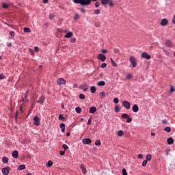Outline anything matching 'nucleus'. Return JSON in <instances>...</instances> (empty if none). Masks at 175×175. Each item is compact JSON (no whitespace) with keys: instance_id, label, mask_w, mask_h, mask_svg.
Listing matches in <instances>:
<instances>
[{"instance_id":"nucleus-51","label":"nucleus","mask_w":175,"mask_h":175,"mask_svg":"<svg viewBox=\"0 0 175 175\" xmlns=\"http://www.w3.org/2000/svg\"><path fill=\"white\" fill-rule=\"evenodd\" d=\"M109 5L110 7H113L114 6V3L112 1H109Z\"/></svg>"},{"instance_id":"nucleus-24","label":"nucleus","mask_w":175,"mask_h":175,"mask_svg":"<svg viewBox=\"0 0 175 175\" xmlns=\"http://www.w3.org/2000/svg\"><path fill=\"white\" fill-rule=\"evenodd\" d=\"M53 165V161L51 160H49L47 163L46 164V166L47 167H51V166Z\"/></svg>"},{"instance_id":"nucleus-44","label":"nucleus","mask_w":175,"mask_h":175,"mask_svg":"<svg viewBox=\"0 0 175 175\" xmlns=\"http://www.w3.org/2000/svg\"><path fill=\"white\" fill-rule=\"evenodd\" d=\"M76 40H77V39L75 38H72L70 39V43H75Z\"/></svg>"},{"instance_id":"nucleus-5","label":"nucleus","mask_w":175,"mask_h":175,"mask_svg":"<svg viewBox=\"0 0 175 175\" xmlns=\"http://www.w3.org/2000/svg\"><path fill=\"white\" fill-rule=\"evenodd\" d=\"M141 57L143 59H146L147 60H150L151 59V57L149 54H148L146 52H143L142 54H141Z\"/></svg>"},{"instance_id":"nucleus-35","label":"nucleus","mask_w":175,"mask_h":175,"mask_svg":"<svg viewBox=\"0 0 175 175\" xmlns=\"http://www.w3.org/2000/svg\"><path fill=\"white\" fill-rule=\"evenodd\" d=\"M164 131L167 132V133H170L171 132V128L167 126V127H165L164 129Z\"/></svg>"},{"instance_id":"nucleus-11","label":"nucleus","mask_w":175,"mask_h":175,"mask_svg":"<svg viewBox=\"0 0 175 175\" xmlns=\"http://www.w3.org/2000/svg\"><path fill=\"white\" fill-rule=\"evenodd\" d=\"M168 23H169L168 20L166 19V18H164L163 20H161L160 24L162 27H165L168 24Z\"/></svg>"},{"instance_id":"nucleus-27","label":"nucleus","mask_w":175,"mask_h":175,"mask_svg":"<svg viewBox=\"0 0 175 175\" xmlns=\"http://www.w3.org/2000/svg\"><path fill=\"white\" fill-rule=\"evenodd\" d=\"M58 119L61 121H65V117L62 114H59Z\"/></svg>"},{"instance_id":"nucleus-46","label":"nucleus","mask_w":175,"mask_h":175,"mask_svg":"<svg viewBox=\"0 0 175 175\" xmlns=\"http://www.w3.org/2000/svg\"><path fill=\"white\" fill-rule=\"evenodd\" d=\"M79 98L82 100H84L85 98V96L83 94H81L79 95Z\"/></svg>"},{"instance_id":"nucleus-48","label":"nucleus","mask_w":175,"mask_h":175,"mask_svg":"<svg viewBox=\"0 0 175 175\" xmlns=\"http://www.w3.org/2000/svg\"><path fill=\"white\" fill-rule=\"evenodd\" d=\"M170 92H175V88L174 86H170Z\"/></svg>"},{"instance_id":"nucleus-57","label":"nucleus","mask_w":175,"mask_h":175,"mask_svg":"<svg viewBox=\"0 0 175 175\" xmlns=\"http://www.w3.org/2000/svg\"><path fill=\"white\" fill-rule=\"evenodd\" d=\"M80 12L83 14H85L86 10L84 8H81Z\"/></svg>"},{"instance_id":"nucleus-36","label":"nucleus","mask_w":175,"mask_h":175,"mask_svg":"<svg viewBox=\"0 0 175 175\" xmlns=\"http://www.w3.org/2000/svg\"><path fill=\"white\" fill-rule=\"evenodd\" d=\"M2 7H3V8H5V9H8V8H9V5L7 4V3H3L2 4Z\"/></svg>"},{"instance_id":"nucleus-15","label":"nucleus","mask_w":175,"mask_h":175,"mask_svg":"<svg viewBox=\"0 0 175 175\" xmlns=\"http://www.w3.org/2000/svg\"><path fill=\"white\" fill-rule=\"evenodd\" d=\"M80 168H81V170H82L83 174L84 175H85L86 173H87V170H86V168L85 167V165H83V164H81V165L80 166Z\"/></svg>"},{"instance_id":"nucleus-59","label":"nucleus","mask_w":175,"mask_h":175,"mask_svg":"<svg viewBox=\"0 0 175 175\" xmlns=\"http://www.w3.org/2000/svg\"><path fill=\"white\" fill-rule=\"evenodd\" d=\"M100 5V3L99 1H96V2L95 3V6H96V8L99 7Z\"/></svg>"},{"instance_id":"nucleus-29","label":"nucleus","mask_w":175,"mask_h":175,"mask_svg":"<svg viewBox=\"0 0 175 175\" xmlns=\"http://www.w3.org/2000/svg\"><path fill=\"white\" fill-rule=\"evenodd\" d=\"M82 109L80 108V107H76L75 108V111L77 113H80L81 112Z\"/></svg>"},{"instance_id":"nucleus-58","label":"nucleus","mask_w":175,"mask_h":175,"mask_svg":"<svg viewBox=\"0 0 175 175\" xmlns=\"http://www.w3.org/2000/svg\"><path fill=\"white\" fill-rule=\"evenodd\" d=\"M172 23L175 25V14L172 17Z\"/></svg>"},{"instance_id":"nucleus-62","label":"nucleus","mask_w":175,"mask_h":175,"mask_svg":"<svg viewBox=\"0 0 175 175\" xmlns=\"http://www.w3.org/2000/svg\"><path fill=\"white\" fill-rule=\"evenodd\" d=\"M112 65L114 66V67H116V66H117V64L116 63V62L114 61V60H112Z\"/></svg>"},{"instance_id":"nucleus-12","label":"nucleus","mask_w":175,"mask_h":175,"mask_svg":"<svg viewBox=\"0 0 175 175\" xmlns=\"http://www.w3.org/2000/svg\"><path fill=\"white\" fill-rule=\"evenodd\" d=\"M165 44L168 48H172L173 47V42L170 40H166L165 42Z\"/></svg>"},{"instance_id":"nucleus-40","label":"nucleus","mask_w":175,"mask_h":175,"mask_svg":"<svg viewBox=\"0 0 175 175\" xmlns=\"http://www.w3.org/2000/svg\"><path fill=\"white\" fill-rule=\"evenodd\" d=\"M92 118H90L88 120V122H87V124L88 125H91L92 124Z\"/></svg>"},{"instance_id":"nucleus-3","label":"nucleus","mask_w":175,"mask_h":175,"mask_svg":"<svg viewBox=\"0 0 175 175\" xmlns=\"http://www.w3.org/2000/svg\"><path fill=\"white\" fill-rule=\"evenodd\" d=\"M129 61L131 63V64L133 66V68H135V67L137 66V62H136V58H135L134 56H131L129 57Z\"/></svg>"},{"instance_id":"nucleus-38","label":"nucleus","mask_w":175,"mask_h":175,"mask_svg":"<svg viewBox=\"0 0 175 175\" xmlns=\"http://www.w3.org/2000/svg\"><path fill=\"white\" fill-rule=\"evenodd\" d=\"M119 102H120V100H119V98H113V103H114L115 104H118V103H119Z\"/></svg>"},{"instance_id":"nucleus-54","label":"nucleus","mask_w":175,"mask_h":175,"mask_svg":"<svg viewBox=\"0 0 175 175\" xmlns=\"http://www.w3.org/2000/svg\"><path fill=\"white\" fill-rule=\"evenodd\" d=\"M54 17H55L54 14H49V19L50 20H52Z\"/></svg>"},{"instance_id":"nucleus-55","label":"nucleus","mask_w":175,"mask_h":175,"mask_svg":"<svg viewBox=\"0 0 175 175\" xmlns=\"http://www.w3.org/2000/svg\"><path fill=\"white\" fill-rule=\"evenodd\" d=\"M144 155L142 154H138V159H143Z\"/></svg>"},{"instance_id":"nucleus-52","label":"nucleus","mask_w":175,"mask_h":175,"mask_svg":"<svg viewBox=\"0 0 175 175\" xmlns=\"http://www.w3.org/2000/svg\"><path fill=\"white\" fill-rule=\"evenodd\" d=\"M10 35L12 37H14V36H15V33H14V31H10Z\"/></svg>"},{"instance_id":"nucleus-8","label":"nucleus","mask_w":175,"mask_h":175,"mask_svg":"<svg viewBox=\"0 0 175 175\" xmlns=\"http://www.w3.org/2000/svg\"><path fill=\"white\" fill-rule=\"evenodd\" d=\"M98 59L102 62H104L107 59V57L104 54H98Z\"/></svg>"},{"instance_id":"nucleus-31","label":"nucleus","mask_w":175,"mask_h":175,"mask_svg":"<svg viewBox=\"0 0 175 175\" xmlns=\"http://www.w3.org/2000/svg\"><path fill=\"white\" fill-rule=\"evenodd\" d=\"M121 110L120 107H118V105H116L115 107V112H120Z\"/></svg>"},{"instance_id":"nucleus-14","label":"nucleus","mask_w":175,"mask_h":175,"mask_svg":"<svg viewBox=\"0 0 175 175\" xmlns=\"http://www.w3.org/2000/svg\"><path fill=\"white\" fill-rule=\"evenodd\" d=\"M132 109H133V111L135 113H136L139 111V107L137 104H134Z\"/></svg>"},{"instance_id":"nucleus-1","label":"nucleus","mask_w":175,"mask_h":175,"mask_svg":"<svg viewBox=\"0 0 175 175\" xmlns=\"http://www.w3.org/2000/svg\"><path fill=\"white\" fill-rule=\"evenodd\" d=\"M97 0H72L73 3L80 4L83 6L90 5L92 1H96Z\"/></svg>"},{"instance_id":"nucleus-43","label":"nucleus","mask_w":175,"mask_h":175,"mask_svg":"<svg viewBox=\"0 0 175 175\" xmlns=\"http://www.w3.org/2000/svg\"><path fill=\"white\" fill-rule=\"evenodd\" d=\"M79 18H80V16L79 14H76L74 16V20H78Z\"/></svg>"},{"instance_id":"nucleus-25","label":"nucleus","mask_w":175,"mask_h":175,"mask_svg":"<svg viewBox=\"0 0 175 175\" xmlns=\"http://www.w3.org/2000/svg\"><path fill=\"white\" fill-rule=\"evenodd\" d=\"M105 96H106L105 92H100V98H104Z\"/></svg>"},{"instance_id":"nucleus-26","label":"nucleus","mask_w":175,"mask_h":175,"mask_svg":"<svg viewBox=\"0 0 175 175\" xmlns=\"http://www.w3.org/2000/svg\"><path fill=\"white\" fill-rule=\"evenodd\" d=\"M109 1L110 0H101L100 3L102 5H107Z\"/></svg>"},{"instance_id":"nucleus-2","label":"nucleus","mask_w":175,"mask_h":175,"mask_svg":"<svg viewBox=\"0 0 175 175\" xmlns=\"http://www.w3.org/2000/svg\"><path fill=\"white\" fill-rule=\"evenodd\" d=\"M57 85L61 87V85H66V81L63 78L57 79Z\"/></svg>"},{"instance_id":"nucleus-50","label":"nucleus","mask_w":175,"mask_h":175,"mask_svg":"<svg viewBox=\"0 0 175 175\" xmlns=\"http://www.w3.org/2000/svg\"><path fill=\"white\" fill-rule=\"evenodd\" d=\"M107 66V64L106 63H103L100 65L101 68H105V67Z\"/></svg>"},{"instance_id":"nucleus-61","label":"nucleus","mask_w":175,"mask_h":175,"mask_svg":"<svg viewBox=\"0 0 175 175\" xmlns=\"http://www.w3.org/2000/svg\"><path fill=\"white\" fill-rule=\"evenodd\" d=\"M34 51H36V52H38L39 51V48H38V46H34Z\"/></svg>"},{"instance_id":"nucleus-17","label":"nucleus","mask_w":175,"mask_h":175,"mask_svg":"<svg viewBox=\"0 0 175 175\" xmlns=\"http://www.w3.org/2000/svg\"><path fill=\"white\" fill-rule=\"evenodd\" d=\"M73 36V33H72V31H69L68 33H67L66 34V36H64L66 38H71V37H72Z\"/></svg>"},{"instance_id":"nucleus-32","label":"nucleus","mask_w":175,"mask_h":175,"mask_svg":"<svg viewBox=\"0 0 175 175\" xmlns=\"http://www.w3.org/2000/svg\"><path fill=\"white\" fill-rule=\"evenodd\" d=\"M24 32H25V33H30V32H31L30 28H29V27H25V28H24Z\"/></svg>"},{"instance_id":"nucleus-7","label":"nucleus","mask_w":175,"mask_h":175,"mask_svg":"<svg viewBox=\"0 0 175 175\" xmlns=\"http://www.w3.org/2000/svg\"><path fill=\"white\" fill-rule=\"evenodd\" d=\"M80 90H83L84 92H87L88 90V85L86 83H82L80 87Z\"/></svg>"},{"instance_id":"nucleus-6","label":"nucleus","mask_w":175,"mask_h":175,"mask_svg":"<svg viewBox=\"0 0 175 175\" xmlns=\"http://www.w3.org/2000/svg\"><path fill=\"white\" fill-rule=\"evenodd\" d=\"M10 170V167H7L2 168L1 172L3 173V175H9Z\"/></svg>"},{"instance_id":"nucleus-22","label":"nucleus","mask_w":175,"mask_h":175,"mask_svg":"<svg viewBox=\"0 0 175 175\" xmlns=\"http://www.w3.org/2000/svg\"><path fill=\"white\" fill-rule=\"evenodd\" d=\"M24 169H25V165L24 164H22L21 165H18V167H17V170L18 171H21Z\"/></svg>"},{"instance_id":"nucleus-45","label":"nucleus","mask_w":175,"mask_h":175,"mask_svg":"<svg viewBox=\"0 0 175 175\" xmlns=\"http://www.w3.org/2000/svg\"><path fill=\"white\" fill-rule=\"evenodd\" d=\"M133 78V75L131 73L127 74V79H131Z\"/></svg>"},{"instance_id":"nucleus-18","label":"nucleus","mask_w":175,"mask_h":175,"mask_svg":"<svg viewBox=\"0 0 175 175\" xmlns=\"http://www.w3.org/2000/svg\"><path fill=\"white\" fill-rule=\"evenodd\" d=\"M2 163L4 164H8L9 163V159L8 157H4L2 158Z\"/></svg>"},{"instance_id":"nucleus-21","label":"nucleus","mask_w":175,"mask_h":175,"mask_svg":"<svg viewBox=\"0 0 175 175\" xmlns=\"http://www.w3.org/2000/svg\"><path fill=\"white\" fill-rule=\"evenodd\" d=\"M167 142L168 144H173V143L174 142V140L172 137H170L167 139Z\"/></svg>"},{"instance_id":"nucleus-41","label":"nucleus","mask_w":175,"mask_h":175,"mask_svg":"<svg viewBox=\"0 0 175 175\" xmlns=\"http://www.w3.org/2000/svg\"><path fill=\"white\" fill-rule=\"evenodd\" d=\"M29 53H30V55H35V52L33 49H29Z\"/></svg>"},{"instance_id":"nucleus-49","label":"nucleus","mask_w":175,"mask_h":175,"mask_svg":"<svg viewBox=\"0 0 175 175\" xmlns=\"http://www.w3.org/2000/svg\"><path fill=\"white\" fill-rule=\"evenodd\" d=\"M122 175H128L126 169L124 168V169H122Z\"/></svg>"},{"instance_id":"nucleus-42","label":"nucleus","mask_w":175,"mask_h":175,"mask_svg":"<svg viewBox=\"0 0 175 175\" xmlns=\"http://www.w3.org/2000/svg\"><path fill=\"white\" fill-rule=\"evenodd\" d=\"M62 148L64 149L65 151H66V150H68V145H66V144H64L62 145Z\"/></svg>"},{"instance_id":"nucleus-23","label":"nucleus","mask_w":175,"mask_h":175,"mask_svg":"<svg viewBox=\"0 0 175 175\" xmlns=\"http://www.w3.org/2000/svg\"><path fill=\"white\" fill-rule=\"evenodd\" d=\"M90 91L92 94H94L96 91V88L95 86H91Z\"/></svg>"},{"instance_id":"nucleus-28","label":"nucleus","mask_w":175,"mask_h":175,"mask_svg":"<svg viewBox=\"0 0 175 175\" xmlns=\"http://www.w3.org/2000/svg\"><path fill=\"white\" fill-rule=\"evenodd\" d=\"M129 117V115L127 114V113H123V114L121 116V118H122V119H127Z\"/></svg>"},{"instance_id":"nucleus-10","label":"nucleus","mask_w":175,"mask_h":175,"mask_svg":"<svg viewBox=\"0 0 175 175\" xmlns=\"http://www.w3.org/2000/svg\"><path fill=\"white\" fill-rule=\"evenodd\" d=\"M44 102H45V96H41L37 100V103H39V104H44Z\"/></svg>"},{"instance_id":"nucleus-30","label":"nucleus","mask_w":175,"mask_h":175,"mask_svg":"<svg viewBox=\"0 0 175 175\" xmlns=\"http://www.w3.org/2000/svg\"><path fill=\"white\" fill-rule=\"evenodd\" d=\"M146 159L147 161H150L152 159V155L151 154H147L146 157Z\"/></svg>"},{"instance_id":"nucleus-13","label":"nucleus","mask_w":175,"mask_h":175,"mask_svg":"<svg viewBox=\"0 0 175 175\" xmlns=\"http://www.w3.org/2000/svg\"><path fill=\"white\" fill-rule=\"evenodd\" d=\"M92 142V140L89 138H86L83 140V143L84 144H91Z\"/></svg>"},{"instance_id":"nucleus-16","label":"nucleus","mask_w":175,"mask_h":175,"mask_svg":"<svg viewBox=\"0 0 175 175\" xmlns=\"http://www.w3.org/2000/svg\"><path fill=\"white\" fill-rule=\"evenodd\" d=\"M97 85H98V87H104L105 85H106V83L104 81H98Z\"/></svg>"},{"instance_id":"nucleus-19","label":"nucleus","mask_w":175,"mask_h":175,"mask_svg":"<svg viewBox=\"0 0 175 175\" xmlns=\"http://www.w3.org/2000/svg\"><path fill=\"white\" fill-rule=\"evenodd\" d=\"M12 157L14 158H15V159L18 157V150H14V152H13Z\"/></svg>"},{"instance_id":"nucleus-56","label":"nucleus","mask_w":175,"mask_h":175,"mask_svg":"<svg viewBox=\"0 0 175 175\" xmlns=\"http://www.w3.org/2000/svg\"><path fill=\"white\" fill-rule=\"evenodd\" d=\"M59 126H60L61 129H65V124L62 123V124H60Z\"/></svg>"},{"instance_id":"nucleus-4","label":"nucleus","mask_w":175,"mask_h":175,"mask_svg":"<svg viewBox=\"0 0 175 175\" xmlns=\"http://www.w3.org/2000/svg\"><path fill=\"white\" fill-rule=\"evenodd\" d=\"M33 120L35 126H39L40 124V118L37 115L34 116V118H33Z\"/></svg>"},{"instance_id":"nucleus-63","label":"nucleus","mask_w":175,"mask_h":175,"mask_svg":"<svg viewBox=\"0 0 175 175\" xmlns=\"http://www.w3.org/2000/svg\"><path fill=\"white\" fill-rule=\"evenodd\" d=\"M0 79H5V75L3 74L0 75Z\"/></svg>"},{"instance_id":"nucleus-33","label":"nucleus","mask_w":175,"mask_h":175,"mask_svg":"<svg viewBox=\"0 0 175 175\" xmlns=\"http://www.w3.org/2000/svg\"><path fill=\"white\" fill-rule=\"evenodd\" d=\"M118 136H123L124 135V131H122V130H120V131H118Z\"/></svg>"},{"instance_id":"nucleus-60","label":"nucleus","mask_w":175,"mask_h":175,"mask_svg":"<svg viewBox=\"0 0 175 175\" xmlns=\"http://www.w3.org/2000/svg\"><path fill=\"white\" fill-rule=\"evenodd\" d=\"M101 52H102L103 53H104V54H106V53H107V50H106V49H102V50H101Z\"/></svg>"},{"instance_id":"nucleus-9","label":"nucleus","mask_w":175,"mask_h":175,"mask_svg":"<svg viewBox=\"0 0 175 175\" xmlns=\"http://www.w3.org/2000/svg\"><path fill=\"white\" fill-rule=\"evenodd\" d=\"M122 105L126 109H129L131 108V103L127 100L123 101Z\"/></svg>"},{"instance_id":"nucleus-34","label":"nucleus","mask_w":175,"mask_h":175,"mask_svg":"<svg viewBox=\"0 0 175 175\" xmlns=\"http://www.w3.org/2000/svg\"><path fill=\"white\" fill-rule=\"evenodd\" d=\"M95 145L96 146H101V142L100 140H96V142H95Z\"/></svg>"},{"instance_id":"nucleus-53","label":"nucleus","mask_w":175,"mask_h":175,"mask_svg":"<svg viewBox=\"0 0 175 175\" xmlns=\"http://www.w3.org/2000/svg\"><path fill=\"white\" fill-rule=\"evenodd\" d=\"M65 154V150H60L59 151V155L64 156Z\"/></svg>"},{"instance_id":"nucleus-37","label":"nucleus","mask_w":175,"mask_h":175,"mask_svg":"<svg viewBox=\"0 0 175 175\" xmlns=\"http://www.w3.org/2000/svg\"><path fill=\"white\" fill-rule=\"evenodd\" d=\"M94 14H96V15L100 14V10H94Z\"/></svg>"},{"instance_id":"nucleus-64","label":"nucleus","mask_w":175,"mask_h":175,"mask_svg":"<svg viewBox=\"0 0 175 175\" xmlns=\"http://www.w3.org/2000/svg\"><path fill=\"white\" fill-rule=\"evenodd\" d=\"M165 154L167 156H168L170 154V150H165Z\"/></svg>"},{"instance_id":"nucleus-47","label":"nucleus","mask_w":175,"mask_h":175,"mask_svg":"<svg viewBox=\"0 0 175 175\" xmlns=\"http://www.w3.org/2000/svg\"><path fill=\"white\" fill-rule=\"evenodd\" d=\"M133 121V118L129 116V118H127V123H130Z\"/></svg>"},{"instance_id":"nucleus-20","label":"nucleus","mask_w":175,"mask_h":175,"mask_svg":"<svg viewBox=\"0 0 175 175\" xmlns=\"http://www.w3.org/2000/svg\"><path fill=\"white\" fill-rule=\"evenodd\" d=\"M96 107H91L90 109V113H94L96 111Z\"/></svg>"},{"instance_id":"nucleus-39","label":"nucleus","mask_w":175,"mask_h":175,"mask_svg":"<svg viewBox=\"0 0 175 175\" xmlns=\"http://www.w3.org/2000/svg\"><path fill=\"white\" fill-rule=\"evenodd\" d=\"M148 164V161L147 160H144L142 162V167H146Z\"/></svg>"}]
</instances>
